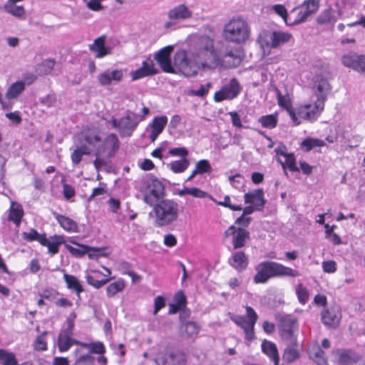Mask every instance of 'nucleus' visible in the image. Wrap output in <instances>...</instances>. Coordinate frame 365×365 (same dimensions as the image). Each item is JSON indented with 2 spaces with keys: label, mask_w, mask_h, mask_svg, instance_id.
I'll return each mask as SVG.
<instances>
[{
  "label": "nucleus",
  "mask_w": 365,
  "mask_h": 365,
  "mask_svg": "<svg viewBox=\"0 0 365 365\" xmlns=\"http://www.w3.org/2000/svg\"><path fill=\"white\" fill-rule=\"evenodd\" d=\"M106 36L102 35L89 46L90 51L96 53V58H102L111 53V48L106 46Z\"/></svg>",
  "instance_id": "obj_24"
},
{
  "label": "nucleus",
  "mask_w": 365,
  "mask_h": 365,
  "mask_svg": "<svg viewBox=\"0 0 365 365\" xmlns=\"http://www.w3.org/2000/svg\"><path fill=\"white\" fill-rule=\"evenodd\" d=\"M182 331H185L188 336L197 335L199 332V327L195 322H187L181 327Z\"/></svg>",
  "instance_id": "obj_52"
},
{
  "label": "nucleus",
  "mask_w": 365,
  "mask_h": 365,
  "mask_svg": "<svg viewBox=\"0 0 365 365\" xmlns=\"http://www.w3.org/2000/svg\"><path fill=\"white\" fill-rule=\"evenodd\" d=\"M73 331L70 329H63L58 334V347L60 352L67 351L73 344L81 345V341L72 338Z\"/></svg>",
  "instance_id": "obj_23"
},
{
  "label": "nucleus",
  "mask_w": 365,
  "mask_h": 365,
  "mask_svg": "<svg viewBox=\"0 0 365 365\" xmlns=\"http://www.w3.org/2000/svg\"><path fill=\"white\" fill-rule=\"evenodd\" d=\"M291 38V34L287 32L263 31L259 34L257 42L263 50V53H269L271 48L288 42Z\"/></svg>",
  "instance_id": "obj_9"
},
{
  "label": "nucleus",
  "mask_w": 365,
  "mask_h": 365,
  "mask_svg": "<svg viewBox=\"0 0 365 365\" xmlns=\"http://www.w3.org/2000/svg\"><path fill=\"white\" fill-rule=\"evenodd\" d=\"M322 267L326 273H334L336 271V263L333 260L324 261Z\"/></svg>",
  "instance_id": "obj_61"
},
{
  "label": "nucleus",
  "mask_w": 365,
  "mask_h": 365,
  "mask_svg": "<svg viewBox=\"0 0 365 365\" xmlns=\"http://www.w3.org/2000/svg\"><path fill=\"white\" fill-rule=\"evenodd\" d=\"M314 89L316 90L317 99V101H322L323 106H324V101L327 98V93L329 90V85L328 81L324 78L317 79L315 82Z\"/></svg>",
  "instance_id": "obj_36"
},
{
  "label": "nucleus",
  "mask_w": 365,
  "mask_h": 365,
  "mask_svg": "<svg viewBox=\"0 0 365 365\" xmlns=\"http://www.w3.org/2000/svg\"><path fill=\"white\" fill-rule=\"evenodd\" d=\"M130 75L133 81L150 76L149 73L145 72L142 68L130 71Z\"/></svg>",
  "instance_id": "obj_60"
},
{
  "label": "nucleus",
  "mask_w": 365,
  "mask_h": 365,
  "mask_svg": "<svg viewBox=\"0 0 365 365\" xmlns=\"http://www.w3.org/2000/svg\"><path fill=\"white\" fill-rule=\"evenodd\" d=\"M319 7L318 0H305L302 4L297 6L290 11L291 20L289 26H294L302 24L312 14H315Z\"/></svg>",
  "instance_id": "obj_10"
},
{
  "label": "nucleus",
  "mask_w": 365,
  "mask_h": 365,
  "mask_svg": "<svg viewBox=\"0 0 365 365\" xmlns=\"http://www.w3.org/2000/svg\"><path fill=\"white\" fill-rule=\"evenodd\" d=\"M195 169L199 175L210 173L212 171V167L210 162L205 159L199 160L195 164Z\"/></svg>",
  "instance_id": "obj_53"
},
{
  "label": "nucleus",
  "mask_w": 365,
  "mask_h": 365,
  "mask_svg": "<svg viewBox=\"0 0 365 365\" xmlns=\"http://www.w3.org/2000/svg\"><path fill=\"white\" fill-rule=\"evenodd\" d=\"M81 345L87 347L91 354H97L103 355L106 352V347L103 342L95 341L91 343L81 342Z\"/></svg>",
  "instance_id": "obj_45"
},
{
  "label": "nucleus",
  "mask_w": 365,
  "mask_h": 365,
  "mask_svg": "<svg viewBox=\"0 0 365 365\" xmlns=\"http://www.w3.org/2000/svg\"><path fill=\"white\" fill-rule=\"evenodd\" d=\"M216 202L218 205H221L225 207H228L231 209L232 210H242V207L241 205H235L231 204L230 198L228 195H226L224 197L223 201L217 202L215 200L214 201Z\"/></svg>",
  "instance_id": "obj_58"
},
{
  "label": "nucleus",
  "mask_w": 365,
  "mask_h": 365,
  "mask_svg": "<svg viewBox=\"0 0 365 365\" xmlns=\"http://www.w3.org/2000/svg\"><path fill=\"white\" fill-rule=\"evenodd\" d=\"M295 325L294 319L287 318L282 320L279 327V333L282 340L290 346H295L297 342V336L294 333Z\"/></svg>",
  "instance_id": "obj_15"
},
{
  "label": "nucleus",
  "mask_w": 365,
  "mask_h": 365,
  "mask_svg": "<svg viewBox=\"0 0 365 365\" xmlns=\"http://www.w3.org/2000/svg\"><path fill=\"white\" fill-rule=\"evenodd\" d=\"M324 106L322 101H316L314 104H306L298 108H294V112L296 113V116L301 121L302 119L314 121L315 120L319 114L323 110Z\"/></svg>",
  "instance_id": "obj_12"
},
{
  "label": "nucleus",
  "mask_w": 365,
  "mask_h": 365,
  "mask_svg": "<svg viewBox=\"0 0 365 365\" xmlns=\"http://www.w3.org/2000/svg\"><path fill=\"white\" fill-rule=\"evenodd\" d=\"M145 72L149 73L152 76L157 73V69L154 66L153 61L150 58L143 61L141 67Z\"/></svg>",
  "instance_id": "obj_59"
},
{
  "label": "nucleus",
  "mask_w": 365,
  "mask_h": 365,
  "mask_svg": "<svg viewBox=\"0 0 365 365\" xmlns=\"http://www.w3.org/2000/svg\"><path fill=\"white\" fill-rule=\"evenodd\" d=\"M325 145L324 140L314 138H307L301 143L302 148L306 152H309L314 148L324 147Z\"/></svg>",
  "instance_id": "obj_42"
},
{
  "label": "nucleus",
  "mask_w": 365,
  "mask_h": 365,
  "mask_svg": "<svg viewBox=\"0 0 365 365\" xmlns=\"http://www.w3.org/2000/svg\"><path fill=\"white\" fill-rule=\"evenodd\" d=\"M0 364L1 365H19L15 354L5 349H0Z\"/></svg>",
  "instance_id": "obj_43"
},
{
  "label": "nucleus",
  "mask_w": 365,
  "mask_h": 365,
  "mask_svg": "<svg viewBox=\"0 0 365 365\" xmlns=\"http://www.w3.org/2000/svg\"><path fill=\"white\" fill-rule=\"evenodd\" d=\"M270 10L274 14L280 16L284 23L289 26V20H291L290 14H289L287 9L282 4H274L270 8Z\"/></svg>",
  "instance_id": "obj_44"
},
{
  "label": "nucleus",
  "mask_w": 365,
  "mask_h": 365,
  "mask_svg": "<svg viewBox=\"0 0 365 365\" xmlns=\"http://www.w3.org/2000/svg\"><path fill=\"white\" fill-rule=\"evenodd\" d=\"M168 118L165 115L155 116L152 123L149 124L150 128V140L154 142L158 135L163 131L168 123Z\"/></svg>",
  "instance_id": "obj_25"
},
{
  "label": "nucleus",
  "mask_w": 365,
  "mask_h": 365,
  "mask_svg": "<svg viewBox=\"0 0 365 365\" xmlns=\"http://www.w3.org/2000/svg\"><path fill=\"white\" fill-rule=\"evenodd\" d=\"M169 155L171 156L180 157L181 158H187L188 155V150L185 147L173 148L168 151Z\"/></svg>",
  "instance_id": "obj_57"
},
{
  "label": "nucleus",
  "mask_w": 365,
  "mask_h": 365,
  "mask_svg": "<svg viewBox=\"0 0 365 365\" xmlns=\"http://www.w3.org/2000/svg\"><path fill=\"white\" fill-rule=\"evenodd\" d=\"M24 210L19 203L11 202L9 210H8L7 220L12 222L16 227L21 224Z\"/></svg>",
  "instance_id": "obj_31"
},
{
  "label": "nucleus",
  "mask_w": 365,
  "mask_h": 365,
  "mask_svg": "<svg viewBox=\"0 0 365 365\" xmlns=\"http://www.w3.org/2000/svg\"><path fill=\"white\" fill-rule=\"evenodd\" d=\"M229 180L230 184L237 189H240L243 185V177L240 174L229 177Z\"/></svg>",
  "instance_id": "obj_62"
},
{
  "label": "nucleus",
  "mask_w": 365,
  "mask_h": 365,
  "mask_svg": "<svg viewBox=\"0 0 365 365\" xmlns=\"http://www.w3.org/2000/svg\"><path fill=\"white\" fill-rule=\"evenodd\" d=\"M24 0H7L4 6L5 11L15 17L22 18L26 14L23 6L17 5L18 3Z\"/></svg>",
  "instance_id": "obj_28"
},
{
  "label": "nucleus",
  "mask_w": 365,
  "mask_h": 365,
  "mask_svg": "<svg viewBox=\"0 0 365 365\" xmlns=\"http://www.w3.org/2000/svg\"><path fill=\"white\" fill-rule=\"evenodd\" d=\"M246 315H233L230 319L238 327L243 329L245 339L252 341L255 339V325L257 321L258 315L254 309L246 306Z\"/></svg>",
  "instance_id": "obj_8"
},
{
  "label": "nucleus",
  "mask_w": 365,
  "mask_h": 365,
  "mask_svg": "<svg viewBox=\"0 0 365 365\" xmlns=\"http://www.w3.org/2000/svg\"><path fill=\"white\" fill-rule=\"evenodd\" d=\"M113 277H110L107 279H103L98 280L97 279L96 276H93L91 274H87L86 276V279L87 283L93 287L95 289H100L103 287L105 284H108Z\"/></svg>",
  "instance_id": "obj_48"
},
{
  "label": "nucleus",
  "mask_w": 365,
  "mask_h": 365,
  "mask_svg": "<svg viewBox=\"0 0 365 365\" xmlns=\"http://www.w3.org/2000/svg\"><path fill=\"white\" fill-rule=\"evenodd\" d=\"M211 86H212V84L210 82H208L205 84H203V85H200L199 88L191 90L190 93H191V95L195 96L203 97L207 94Z\"/></svg>",
  "instance_id": "obj_56"
},
{
  "label": "nucleus",
  "mask_w": 365,
  "mask_h": 365,
  "mask_svg": "<svg viewBox=\"0 0 365 365\" xmlns=\"http://www.w3.org/2000/svg\"><path fill=\"white\" fill-rule=\"evenodd\" d=\"M175 304L183 309L186 305V297L180 291L177 292L174 297Z\"/></svg>",
  "instance_id": "obj_64"
},
{
  "label": "nucleus",
  "mask_w": 365,
  "mask_h": 365,
  "mask_svg": "<svg viewBox=\"0 0 365 365\" xmlns=\"http://www.w3.org/2000/svg\"><path fill=\"white\" fill-rule=\"evenodd\" d=\"M178 195L180 197L189 195L195 198H209L212 201H215V199L208 192L200 190L198 187H184L182 190H178Z\"/></svg>",
  "instance_id": "obj_34"
},
{
  "label": "nucleus",
  "mask_w": 365,
  "mask_h": 365,
  "mask_svg": "<svg viewBox=\"0 0 365 365\" xmlns=\"http://www.w3.org/2000/svg\"><path fill=\"white\" fill-rule=\"evenodd\" d=\"M155 224L159 227L168 225L178 217V205L171 200H163L153 206Z\"/></svg>",
  "instance_id": "obj_5"
},
{
  "label": "nucleus",
  "mask_w": 365,
  "mask_h": 365,
  "mask_svg": "<svg viewBox=\"0 0 365 365\" xmlns=\"http://www.w3.org/2000/svg\"><path fill=\"white\" fill-rule=\"evenodd\" d=\"M63 279L66 284L67 288L74 292L77 294L78 300H81L80 294L83 292L84 289L78 279L74 275L64 272Z\"/></svg>",
  "instance_id": "obj_32"
},
{
  "label": "nucleus",
  "mask_w": 365,
  "mask_h": 365,
  "mask_svg": "<svg viewBox=\"0 0 365 365\" xmlns=\"http://www.w3.org/2000/svg\"><path fill=\"white\" fill-rule=\"evenodd\" d=\"M124 72L122 69L107 70L101 73L97 78L101 86H108L122 81Z\"/></svg>",
  "instance_id": "obj_20"
},
{
  "label": "nucleus",
  "mask_w": 365,
  "mask_h": 365,
  "mask_svg": "<svg viewBox=\"0 0 365 365\" xmlns=\"http://www.w3.org/2000/svg\"><path fill=\"white\" fill-rule=\"evenodd\" d=\"M277 160L282 165L285 175H287V168L292 172L299 171V168L297 166L296 160H295L294 153H289L285 157L284 161H283L280 158H277Z\"/></svg>",
  "instance_id": "obj_39"
},
{
  "label": "nucleus",
  "mask_w": 365,
  "mask_h": 365,
  "mask_svg": "<svg viewBox=\"0 0 365 365\" xmlns=\"http://www.w3.org/2000/svg\"><path fill=\"white\" fill-rule=\"evenodd\" d=\"M46 332L37 336L34 343V349L36 351H46L47 349V343L45 340Z\"/></svg>",
  "instance_id": "obj_54"
},
{
  "label": "nucleus",
  "mask_w": 365,
  "mask_h": 365,
  "mask_svg": "<svg viewBox=\"0 0 365 365\" xmlns=\"http://www.w3.org/2000/svg\"><path fill=\"white\" fill-rule=\"evenodd\" d=\"M245 202L255 206L256 210L261 211L264 207L266 200L262 189H256L245 194Z\"/></svg>",
  "instance_id": "obj_22"
},
{
  "label": "nucleus",
  "mask_w": 365,
  "mask_h": 365,
  "mask_svg": "<svg viewBox=\"0 0 365 365\" xmlns=\"http://www.w3.org/2000/svg\"><path fill=\"white\" fill-rule=\"evenodd\" d=\"M278 104L281 108H284L288 115H289L290 118L292 119L293 123L295 125H298L301 123L300 120L298 119V118L296 116V113L294 112V108L292 106L290 100L289 98L279 95L278 98Z\"/></svg>",
  "instance_id": "obj_33"
},
{
  "label": "nucleus",
  "mask_w": 365,
  "mask_h": 365,
  "mask_svg": "<svg viewBox=\"0 0 365 365\" xmlns=\"http://www.w3.org/2000/svg\"><path fill=\"white\" fill-rule=\"evenodd\" d=\"M64 243V237L62 235H55L51 237V240L46 237L41 240V245L48 247V253L56 255L59 251V246Z\"/></svg>",
  "instance_id": "obj_27"
},
{
  "label": "nucleus",
  "mask_w": 365,
  "mask_h": 365,
  "mask_svg": "<svg viewBox=\"0 0 365 365\" xmlns=\"http://www.w3.org/2000/svg\"><path fill=\"white\" fill-rule=\"evenodd\" d=\"M84 140L91 146L96 156L112 158L120 148V140L115 133H109L101 139L96 129H87L83 131Z\"/></svg>",
  "instance_id": "obj_2"
},
{
  "label": "nucleus",
  "mask_w": 365,
  "mask_h": 365,
  "mask_svg": "<svg viewBox=\"0 0 365 365\" xmlns=\"http://www.w3.org/2000/svg\"><path fill=\"white\" fill-rule=\"evenodd\" d=\"M78 246H80L83 248V250H81L78 248H76L68 244H65L66 249L73 256L77 257H81L83 256L88 251L96 250L94 247H91L87 245H83L80 244H76Z\"/></svg>",
  "instance_id": "obj_46"
},
{
  "label": "nucleus",
  "mask_w": 365,
  "mask_h": 365,
  "mask_svg": "<svg viewBox=\"0 0 365 365\" xmlns=\"http://www.w3.org/2000/svg\"><path fill=\"white\" fill-rule=\"evenodd\" d=\"M309 355L317 365H328L325 353L319 346L309 349Z\"/></svg>",
  "instance_id": "obj_40"
},
{
  "label": "nucleus",
  "mask_w": 365,
  "mask_h": 365,
  "mask_svg": "<svg viewBox=\"0 0 365 365\" xmlns=\"http://www.w3.org/2000/svg\"><path fill=\"white\" fill-rule=\"evenodd\" d=\"M250 27L242 17H232L224 25L222 36L228 42L236 44L245 43L250 36Z\"/></svg>",
  "instance_id": "obj_4"
},
{
  "label": "nucleus",
  "mask_w": 365,
  "mask_h": 365,
  "mask_svg": "<svg viewBox=\"0 0 365 365\" xmlns=\"http://www.w3.org/2000/svg\"><path fill=\"white\" fill-rule=\"evenodd\" d=\"M125 287V281L122 278H119L108 285L106 288V295L108 298H112L117 294L123 292Z\"/></svg>",
  "instance_id": "obj_38"
},
{
  "label": "nucleus",
  "mask_w": 365,
  "mask_h": 365,
  "mask_svg": "<svg viewBox=\"0 0 365 365\" xmlns=\"http://www.w3.org/2000/svg\"><path fill=\"white\" fill-rule=\"evenodd\" d=\"M107 123L115 129L122 138L131 136L139 124L135 118V113L130 110H127L119 119L112 116L107 120Z\"/></svg>",
  "instance_id": "obj_6"
},
{
  "label": "nucleus",
  "mask_w": 365,
  "mask_h": 365,
  "mask_svg": "<svg viewBox=\"0 0 365 365\" xmlns=\"http://www.w3.org/2000/svg\"><path fill=\"white\" fill-rule=\"evenodd\" d=\"M226 237L232 236V243L235 249L244 247L249 232L242 228L237 229L234 225L230 226L225 232Z\"/></svg>",
  "instance_id": "obj_21"
},
{
  "label": "nucleus",
  "mask_w": 365,
  "mask_h": 365,
  "mask_svg": "<svg viewBox=\"0 0 365 365\" xmlns=\"http://www.w3.org/2000/svg\"><path fill=\"white\" fill-rule=\"evenodd\" d=\"M294 346L287 344V347L284 349L283 354L284 361L291 363L299 357V351Z\"/></svg>",
  "instance_id": "obj_50"
},
{
  "label": "nucleus",
  "mask_w": 365,
  "mask_h": 365,
  "mask_svg": "<svg viewBox=\"0 0 365 365\" xmlns=\"http://www.w3.org/2000/svg\"><path fill=\"white\" fill-rule=\"evenodd\" d=\"M193 13L190 8L185 4H180L172 9L168 12V18L169 20L174 21L175 22H182L190 20L192 18Z\"/></svg>",
  "instance_id": "obj_17"
},
{
  "label": "nucleus",
  "mask_w": 365,
  "mask_h": 365,
  "mask_svg": "<svg viewBox=\"0 0 365 365\" xmlns=\"http://www.w3.org/2000/svg\"><path fill=\"white\" fill-rule=\"evenodd\" d=\"M277 120V117L273 114L262 115L259 118V122L261 123L262 126L269 129L275 128Z\"/></svg>",
  "instance_id": "obj_47"
},
{
  "label": "nucleus",
  "mask_w": 365,
  "mask_h": 365,
  "mask_svg": "<svg viewBox=\"0 0 365 365\" xmlns=\"http://www.w3.org/2000/svg\"><path fill=\"white\" fill-rule=\"evenodd\" d=\"M190 165V160L187 158H181L173 160L167 164V168L173 173L179 174L185 172Z\"/></svg>",
  "instance_id": "obj_37"
},
{
  "label": "nucleus",
  "mask_w": 365,
  "mask_h": 365,
  "mask_svg": "<svg viewBox=\"0 0 365 365\" xmlns=\"http://www.w3.org/2000/svg\"><path fill=\"white\" fill-rule=\"evenodd\" d=\"M255 270L256 274L253 277L255 284H264L269 279L276 277H296L300 275L297 269L271 261L260 262L255 267Z\"/></svg>",
  "instance_id": "obj_3"
},
{
  "label": "nucleus",
  "mask_w": 365,
  "mask_h": 365,
  "mask_svg": "<svg viewBox=\"0 0 365 365\" xmlns=\"http://www.w3.org/2000/svg\"><path fill=\"white\" fill-rule=\"evenodd\" d=\"M25 89V83L16 81L13 83L8 88L6 96L8 99L16 98Z\"/></svg>",
  "instance_id": "obj_41"
},
{
  "label": "nucleus",
  "mask_w": 365,
  "mask_h": 365,
  "mask_svg": "<svg viewBox=\"0 0 365 365\" xmlns=\"http://www.w3.org/2000/svg\"><path fill=\"white\" fill-rule=\"evenodd\" d=\"M334 16L331 10L327 9L324 11L318 17L317 23L319 24H325L331 23L333 20Z\"/></svg>",
  "instance_id": "obj_55"
},
{
  "label": "nucleus",
  "mask_w": 365,
  "mask_h": 365,
  "mask_svg": "<svg viewBox=\"0 0 365 365\" xmlns=\"http://www.w3.org/2000/svg\"><path fill=\"white\" fill-rule=\"evenodd\" d=\"M155 361L157 365H182L185 362V356L173 348L161 346Z\"/></svg>",
  "instance_id": "obj_11"
},
{
  "label": "nucleus",
  "mask_w": 365,
  "mask_h": 365,
  "mask_svg": "<svg viewBox=\"0 0 365 365\" xmlns=\"http://www.w3.org/2000/svg\"><path fill=\"white\" fill-rule=\"evenodd\" d=\"M164 190L163 183L158 179L151 178L147 180L140 189L144 202L153 207L163 200Z\"/></svg>",
  "instance_id": "obj_7"
},
{
  "label": "nucleus",
  "mask_w": 365,
  "mask_h": 365,
  "mask_svg": "<svg viewBox=\"0 0 365 365\" xmlns=\"http://www.w3.org/2000/svg\"><path fill=\"white\" fill-rule=\"evenodd\" d=\"M296 294L298 301L301 304L304 305L308 302L309 297V290L303 285V284L299 283L297 285L296 287Z\"/></svg>",
  "instance_id": "obj_49"
},
{
  "label": "nucleus",
  "mask_w": 365,
  "mask_h": 365,
  "mask_svg": "<svg viewBox=\"0 0 365 365\" xmlns=\"http://www.w3.org/2000/svg\"><path fill=\"white\" fill-rule=\"evenodd\" d=\"M242 51L232 48L222 56L214 49V41L203 36L189 46L187 50H179L174 56V64L185 76H194L200 69L218 66L235 68L242 60Z\"/></svg>",
  "instance_id": "obj_1"
},
{
  "label": "nucleus",
  "mask_w": 365,
  "mask_h": 365,
  "mask_svg": "<svg viewBox=\"0 0 365 365\" xmlns=\"http://www.w3.org/2000/svg\"><path fill=\"white\" fill-rule=\"evenodd\" d=\"M53 216L65 231L73 233L78 232V224L71 218L57 213H54Z\"/></svg>",
  "instance_id": "obj_30"
},
{
  "label": "nucleus",
  "mask_w": 365,
  "mask_h": 365,
  "mask_svg": "<svg viewBox=\"0 0 365 365\" xmlns=\"http://www.w3.org/2000/svg\"><path fill=\"white\" fill-rule=\"evenodd\" d=\"M93 152L91 146L88 145L83 138L82 145L76 149L71 154L72 163L75 165L78 164L84 155H89Z\"/></svg>",
  "instance_id": "obj_35"
},
{
  "label": "nucleus",
  "mask_w": 365,
  "mask_h": 365,
  "mask_svg": "<svg viewBox=\"0 0 365 365\" xmlns=\"http://www.w3.org/2000/svg\"><path fill=\"white\" fill-rule=\"evenodd\" d=\"M63 194L64 197L69 200L71 197H73L75 194L76 191L75 189L68 184H63Z\"/></svg>",
  "instance_id": "obj_63"
},
{
  "label": "nucleus",
  "mask_w": 365,
  "mask_h": 365,
  "mask_svg": "<svg viewBox=\"0 0 365 365\" xmlns=\"http://www.w3.org/2000/svg\"><path fill=\"white\" fill-rule=\"evenodd\" d=\"M242 87L238 81L233 78L230 82L223 86L222 88L215 92L214 100L215 102H221L224 100H232L235 98L241 92Z\"/></svg>",
  "instance_id": "obj_13"
},
{
  "label": "nucleus",
  "mask_w": 365,
  "mask_h": 365,
  "mask_svg": "<svg viewBox=\"0 0 365 365\" xmlns=\"http://www.w3.org/2000/svg\"><path fill=\"white\" fill-rule=\"evenodd\" d=\"M73 352L76 364L93 365L95 358L93 356L87 347L83 345H78Z\"/></svg>",
  "instance_id": "obj_26"
},
{
  "label": "nucleus",
  "mask_w": 365,
  "mask_h": 365,
  "mask_svg": "<svg viewBox=\"0 0 365 365\" xmlns=\"http://www.w3.org/2000/svg\"><path fill=\"white\" fill-rule=\"evenodd\" d=\"M173 49V46H167L160 49L154 55V59L158 62L164 72L170 73H175L171 61V53Z\"/></svg>",
  "instance_id": "obj_14"
},
{
  "label": "nucleus",
  "mask_w": 365,
  "mask_h": 365,
  "mask_svg": "<svg viewBox=\"0 0 365 365\" xmlns=\"http://www.w3.org/2000/svg\"><path fill=\"white\" fill-rule=\"evenodd\" d=\"M341 61L344 66L353 70L365 73V55H359L356 53H349L341 57Z\"/></svg>",
  "instance_id": "obj_16"
},
{
  "label": "nucleus",
  "mask_w": 365,
  "mask_h": 365,
  "mask_svg": "<svg viewBox=\"0 0 365 365\" xmlns=\"http://www.w3.org/2000/svg\"><path fill=\"white\" fill-rule=\"evenodd\" d=\"M230 264L237 271H242L248 265V259L243 252L238 251L232 253L229 260Z\"/></svg>",
  "instance_id": "obj_29"
},
{
  "label": "nucleus",
  "mask_w": 365,
  "mask_h": 365,
  "mask_svg": "<svg viewBox=\"0 0 365 365\" xmlns=\"http://www.w3.org/2000/svg\"><path fill=\"white\" fill-rule=\"evenodd\" d=\"M46 234H39L36 230L31 229L29 232H24L22 237L28 242L37 241L41 244V240L44 238Z\"/></svg>",
  "instance_id": "obj_51"
},
{
  "label": "nucleus",
  "mask_w": 365,
  "mask_h": 365,
  "mask_svg": "<svg viewBox=\"0 0 365 365\" xmlns=\"http://www.w3.org/2000/svg\"><path fill=\"white\" fill-rule=\"evenodd\" d=\"M341 313L339 307H331L322 312L323 324L331 328H336L340 323Z\"/></svg>",
  "instance_id": "obj_18"
},
{
  "label": "nucleus",
  "mask_w": 365,
  "mask_h": 365,
  "mask_svg": "<svg viewBox=\"0 0 365 365\" xmlns=\"http://www.w3.org/2000/svg\"><path fill=\"white\" fill-rule=\"evenodd\" d=\"M335 361L339 365H353L359 356L352 350L338 349L333 352Z\"/></svg>",
  "instance_id": "obj_19"
}]
</instances>
